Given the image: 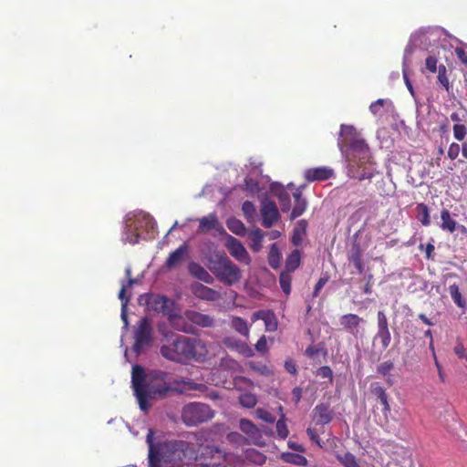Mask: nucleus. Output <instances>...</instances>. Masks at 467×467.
<instances>
[{"instance_id": "nucleus-38", "label": "nucleus", "mask_w": 467, "mask_h": 467, "mask_svg": "<svg viewBox=\"0 0 467 467\" xmlns=\"http://www.w3.org/2000/svg\"><path fill=\"white\" fill-rule=\"evenodd\" d=\"M243 213L249 223H253L256 217V209L254 204L250 201L244 202L242 205Z\"/></svg>"}, {"instance_id": "nucleus-12", "label": "nucleus", "mask_w": 467, "mask_h": 467, "mask_svg": "<svg viewBox=\"0 0 467 467\" xmlns=\"http://www.w3.org/2000/svg\"><path fill=\"white\" fill-rule=\"evenodd\" d=\"M349 146L352 154L349 163L360 162V164H364L369 162L370 151L364 140L354 138L351 140Z\"/></svg>"}, {"instance_id": "nucleus-26", "label": "nucleus", "mask_w": 467, "mask_h": 467, "mask_svg": "<svg viewBox=\"0 0 467 467\" xmlns=\"http://www.w3.org/2000/svg\"><path fill=\"white\" fill-rule=\"evenodd\" d=\"M240 430L254 441L261 438L259 429L250 420L242 419L240 420Z\"/></svg>"}, {"instance_id": "nucleus-3", "label": "nucleus", "mask_w": 467, "mask_h": 467, "mask_svg": "<svg viewBox=\"0 0 467 467\" xmlns=\"http://www.w3.org/2000/svg\"><path fill=\"white\" fill-rule=\"evenodd\" d=\"M206 268L215 278L227 286L239 283L242 279V270L224 253L211 254L206 258Z\"/></svg>"}, {"instance_id": "nucleus-4", "label": "nucleus", "mask_w": 467, "mask_h": 467, "mask_svg": "<svg viewBox=\"0 0 467 467\" xmlns=\"http://www.w3.org/2000/svg\"><path fill=\"white\" fill-rule=\"evenodd\" d=\"M160 352L166 359L178 363H188L200 359L195 341L184 336L178 337L171 345L161 346Z\"/></svg>"}, {"instance_id": "nucleus-46", "label": "nucleus", "mask_w": 467, "mask_h": 467, "mask_svg": "<svg viewBox=\"0 0 467 467\" xmlns=\"http://www.w3.org/2000/svg\"><path fill=\"white\" fill-rule=\"evenodd\" d=\"M246 458L258 465L264 464L266 460V457L256 450H248Z\"/></svg>"}, {"instance_id": "nucleus-27", "label": "nucleus", "mask_w": 467, "mask_h": 467, "mask_svg": "<svg viewBox=\"0 0 467 467\" xmlns=\"http://www.w3.org/2000/svg\"><path fill=\"white\" fill-rule=\"evenodd\" d=\"M306 234V223L305 220H301L297 223L296 226L293 230L291 242L294 245L298 246L302 244L304 237Z\"/></svg>"}, {"instance_id": "nucleus-18", "label": "nucleus", "mask_w": 467, "mask_h": 467, "mask_svg": "<svg viewBox=\"0 0 467 467\" xmlns=\"http://www.w3.org/2000/svg\"><path fill=\"white\" fill-rule=\"evenodd\" d=\"M370 390L371 393L376 396V398L381 403L383 407L382 413L384 414L385 418H387L390 412V405L389 403V396L386 392V389L380 386L379 382H374L370 385Z\"/></svg>"}, {"instance_id": "nucleus-24", "label": "nucleus", "mask_w": 467, "mask_h": 467, "mask_svg": "<svg viewBox=\"0 0 467 467\" xmlns=\"http://www.w3.org/2000/svg\"><path fill=\"white\" fill-rule=\"evenodd\" d=\"M441 223L440 227L442 231L453 233L457 230L458 223L451 218V213L448 209H442L441 211Z\"/></svg>"}, {"instance_id": "nucleus-14", "label": "nucleus", "mask_w": 467, "mask_h": 467, "mask_svg": "<svg viewBox=\"0 0 467 467\" xmlns=\"http://www.w3.org/2000/svg\"><path fill=\"white\" fill-rule=\"evenodd\" d=\"M172 384V391L180 394L190 393L191 391H204V385L196 383L192 379H174Z\"/></svg>"}, {"instance_id": "nucleus-61", "label": "nucleus", "mask_w": 467, "mask_h": 467, "mask_svg": "<svg viewBox=\"0 0 467 467\" xmlns=\"http://www.w3.org/2000/svg\"><path fill=\"white\" fill-rule=\"evenodd\" d=\"M255 349L261 353H265L267 351V343L265 336H262L258 339L257 343L255 344Z\"/></svg>"}, {"instance_id": "nucleus-44", "label": "nucleus", "mask_w": 467, "mask_h": 467, "mask_svg": "<svg viewBox=\"0 0 467 467\" xmlns=\"http://www.w3.org/2000/svg\"><path fill=\"white\" fill-rule=\"evenodd\" d=\"M189 273L200 281H204V268L199 264L192 262L188 266Z\"/></svg>"}, {"instance_id": "nucleus-55", "label": "nucleus", "mask_w": 467, "mask_h": 467, "mask_svg": "<svg viewBox=\"0 0 467 467\" xmlns=\"http://www.w3.org/2000/svg\"><path fill=\"white\" fill-rule=\"evenodd\" d=\"M191 291L200 299H204V285L199 282L191 285Z\"/></svg>"}, {"instance_id": "nucleus-7", "label": "nucleus", "mask_w": 467, "mask_h": 467, "mask_svg": "<svg viewBox=\"0 0 467 467\" xmlns=\"http://www.w3.org/2000/svg\"><path fill=\"white\" fill-rule=\"evenodd\" d=\"M152 343V327L148 317L140 320L134 332L133 350L136 354H140Z\"/></svg>"}, {"instance_id": "nucleus-19", "label": "nucleus", "mask_w": 467, "mask_h": 467, "mask_svg": "<svg viewBox=\"0 0 467 467\" xmlns=\"http://www.w3.org/2000/svg\"><path fill=\"white\" fill-rule=\"evenodd\" d=\"M188 254V245L186 244L179 246L175 251L171 252L168 256L165 265L168 268H173L177 266L187 255Z\"/></svg>"}, {"instance_id": "nucleus-41", "label": "nucleus", "mask_w": 467, "mask_h": 467, "mask_svg": "<svg viewBox=\"0 0 467 467\" xmlns=\"http://www.w3.org/2000/svg\"><path fill=\"white\" fill-rule=\"evenodd\" d=\"M240 404L248 409L254 408L257 403V398L252 393H244L239 397Z\"/></svg>"}, {"instance_id": "nucleus-40", "label": "nucleus", "mask_w": 467, "mask_h": 467, "mask_svg": "<svg viewBox=\"0 0 467 467\" xmlns=\"http://www.w3.org/2000/svg\"><path fill=\"white\" fill-rule=\"evenodd\" d=\"M291 281H292L291 273L286 272V271H283L280 274L279 284H280V286L282 288V291L285 295H289L290 292H291Z\"/></svg>"}, {"instance_id": "nucleus-54", "label": "nucleus", "mask_w": 467, "mask_h": 467, "mask_svg": "<svg viewBox=\"0 0 467 467\" xmlns=\"http://www.w3.org/2000/svg\"><path fill=\"white\" fill-rule=\"evenodd\" d=\"M221 367H223V368H226V369H230V370L235 371V370L239 369L240 365L234 359L227 357V358H224L222 359Z\"/></svg>"}, {"instance_id": "nucleus-37", "label": "nucleus", "mask_w": 467, "mask_h": 467, "mask_svg": "<svg viewBox=\"0 0 467 467\" xmlns=\"http://www.w3.org/2000/svg\"><path fill=\"white\" fill-rule=\"evenodd\" d=\"M146 377L148 379L151 381H158L159 383H171L169 379V373L161 369L150 370L149 373H146Z\"/></svg>"}, {"instance_id": "nucleus-56", "label": "nucleus", "mask_w": 467, "mask_h": 467, "mask_svg": "<svg viewBox=\"0 0 467 467\" xmlns=\"http://www.w3.org/2000/svg\"><path fill=\"white\" fill-rule=\"evenodd\" d=\"M329 275L327 274L323 275L317 283L315 285L313 291V296L317 297L319 295L320 290L324 287V285L328 282Z\"/></svg>"}, {"instance_id": "nucleus-11", "label": "nucleus", "mask_w": 467, "mask_h": 467, "mask_svg": "<svg viewBox=\"0 0 467 467\" xmlns=\"http://www.w3.org/2000/svg\"><path fill=\"white\" fill-rule=\"evenodd\" d=\"M262 225L265 228H271L279 219L280 214L275 202L263 198L261 200Z\"/></svg>"}, {"instance_id": "nucleus-50", "label": "nucleus", "mask_w": 467, "mask_h": 467, "mask_svg": "<svg viewBox=\"0 0 467 467\" xmlns=\"http://www.w3.org/2000/svg\"><path fill=\"white\" fill-rule=\"evenodd\" d=\"M389 329L387 316L384 311L379 310L377 314V330Z\"/></svg>"}, {"instance_id": "nucleus-17", "label": "nucleus", "mask_w": 467, "mask_h": 467, "mask_svg": "<svg viewBox=\"0 0 467 467\" xmlns=\"http://www.w3.org/2000/svg\"><path fill=\"white\" fill-rule=\"evenodd\" d=\"M271 192L278 198L281 210L285 213L290 209V195L284 188L283 185L277 182H273L270 185Z\"/></svg>"}, {"instance_id": "nucleus-62", "label": "nucleus", "mask_w": 467, "mask_h": 467, "mask_svg": "<svg viewBox=\"0 0 467 467\" xmlns=\"http://www.w3.org/2000/svg\"><path fill=\"white\" fill-rule=\"evenodd\" d=\"M221 297V294L206 286V301H215Z\"/></svg>"}, {"instance_id": "nucleus-34", "label": "nucleus", "mask_w": 467, "mask_h": 467, "mask_svg": "<svg viewBox=\"0 0 467 467\" xmlns=\"http://www.w3.org/2000/svg\"><path fill=\"white\" fill-rule=\"evenodd\" d=\"M232 327L237 331L239 334L247 337L249 335V326L242 317H234L231 321Z\"/></svg>"}, {"instance_id": "nucleus-47", "label": "nucleus", "mask_w": 467, "mask_h": 467, "mask_svg": "<svg viewBox=\"0 0 467 467\" xmlns=\"http://www.w3.org/2000/svg\"><path fill=\"white\" fill-rule=\"evenodd\" d=\"M185 316L191 322L202 327L204 326V315L194 310H188L186 311Z\"/></svg>"}, {"instance_id": "nucleus-29", "label": "nucleus", "mask_w": 467, "mask_h": 467, "mask_svg": "<svg viewBox=\"0 0 467 467\" xmlns=\"http://www.w3.org/2000/svg\"><path fill=\"white\" fill-rule=\"evenodd\" d=\"M301 263V253L299 250L296 249L292 251L291 254L285 259V270L286 272L292 273L294 272Z\"/></svg>"}, {"instance_id": "nucleus-45", "label": "nucleus", "mask_w": 467, "mask_h": 467, "mask_svg": "<svg viewBox=\"0 0 467 467\" xmlns=\"http://www.w3.org/2000/svg\"><path fill=\"white\" fill-rule=\"evenodd\" d=\"M275 428H276V431H277L278 436L282 440H285V439L287 438V436L289 434V431H288V429H287V426H286V423H285V415L284 414H282L281 418L276 421Z\"/></svg>"}, {"instance_id": "nucleus-35", "label": "nucleus", "mask_w": 467, "mask_h": 467, "mask_svg": "<svg viewBox=\"0 0 467 467\" xmlns=\"http://www.w3.org/2000/svg\"><path fill=\"white\" fill-rule=\"evenodd\" d=\"M281 254L277 247L276 244H273L270 247L269 254H268V264L269 265L276 269L280 265Z\"/></svg>"}, {"instance_id": "nucleus-64", "label": "nucleus", "mask_w": 467, "mask_h": 467, "mask_svg": "<svg viewBox=\"0 0 467 467\" xmlns=\"http://www.w3.org/2000/svg\"><path fill=\"white\" fill-rule=\"evenodd\" d=\"M454 353L458 356L459 358H464L466 354V349L462 343H458L454 348Z\"/></svg>"}, {"instance_id": "nucleus-51", "label": "nucleus", "mask_w": 467, "mask_h": 467, "mask_svg": "<svg viewBox=\"0 0 467 467\" xmlns=\"http://www.w3.org/2000/svg\"><path fill=\"white\" fill-rule=\"evenodd\" d=\"M248 365L252 370L256 371L260 375H269L270 374V369L265 364L257 363L254 361H250L248 363Z\"/></svg>"}, {"instance_id": "nucleus-16", "label": "nucleus", "mask_w": 467, "mask_h": 467, "mask_svg": "<svg viewBox=\"0 0 467 467\" xmlns=\"http://www.w3.org/2000/svg\"><path fill=\"white\" fill-rule=\"evenodd\" d=\"M304 176L307 182H321L334 176V171L328 167H316L305 171Z\"/></svg>"}, {"instance_id": "nucleus-25", "label": "nucleus", "mask_w": 467, "mask_h": 467, "mask_svg": "<svg viewBox=\"0 0 467 467\" xmlns=\"http://www.w3.org/2000/svg\"><path fill=\"white\" fill-rule=\"evenodd\" d=\"M348 259L352 263L358 274L364 271V265L362 263V252L358 244H354L348 253Z\"/></svg>"}, {"instance_id": "nucleus-43", "label": "nucleus", "mask_w": 467, "mask_h": 467, "mask_svg": "<svg viewBox=\"0 0 467 467\" xmlns=\"http://www.w3.org/2000/svg\"><path fill=\"white\" fill-rule=\"evenodd\" d=\"M244 189L252 195L256 194L261 191L258 182L250 176H247L244 179Z\"/></svg>"}, {"instance_id": "nucleus-57", "label": "nucleus", "mask_w": 467, "mask_h": 467, "mask_svg": "<svg viewBox=\"0 0 467 467\" xmlns=\"http://www.w3.org/2000/svg\"><path fill=\"white\" fill-rule=\"evenodd\" d=\"M461 146L458 143H451L447 151L449 159H451V161L456 160L457 157L459 156Z\"/></svg>"}, {"instance_id": "nucleus-33", "label": "nucleus", "mask_w": 467, "mask_h": 467, "mask_svg": "<svg viewBox=\"0 0 467 467\" xmlns=\"http://www.w3.org/2000/svg\"><path fill=\"white\" fill-rule=\"evenodd\" d=\"M417 219L424 226L431 224L430 210L425 203H418L416 206Z\"/></svg>"}, {"instance_id": "nucleus-2", "label": "nucleus", "mask_w": 467, "mask_h": 467, "mask_svg": "<svg viewBox=\"0 0 467 467\" xmlns=\"http://www.w3.org/2000/svg\"><path fill=\"white\" fill-rule=\"evenodd\" d=\"M131 384L140 409L145 412L150 407V400L165 397L167 393L172 391L171 383H159L148 379L145 369L140 365L132 367Z\"/></svg>"}, {"instance_id": "nucleus-42", "label": "nucleus", "mask_w": 467, "mask_h": 467, "mask_svg": "<svg viewBox=\"0 0 467 467\" xmlns=\"http://www.w3.org/2000/svg\"><path fill=\"white\" fill-rule=\"evenodd\" d=\"M337 459L344 465V467H360L357 462L355 455L347 452L344 455H337Z\"/></svg>"}, {"instance_id": "nucleus-20", "label": "nucleus", "mask_w": 467, "mask_h": 467, "mask_svg": "<svg viewBox=\"0 0 467 467\" xmlns=\"http://www.w3.org/2000/svg\"><path fill=\"white\" fill-rule=\"evenodd\" d=\"M262 319L268 331H275L277 328V321L273 312L257 311L253 315V320Z\"/></svg>"}, {"instance_id": "nucleus-31", "label": "nucleus", "mask_w": 467, "mask_h": 467, "mask_svg": "<svg viewBox=\"0 0 467 467\" xmlns=\"http://www.w3.org/2000/svg\"><path fill=\"white\" fill-rule=\"evenodd\" d=\"M360 162H357L358 165ZM356 163H349L348 174L352 178H357L358 181L370 180L374 176V171L372 169L365 168L362 171H355Z\"/></svg>"}, {"instance_id": "nucleus-8", "label": "nucleus", "mask_w": 467, "mask_h": 467, "mask_svg": "<svg viewBox=\"0 0 467 467\" xmlns=\"http://www.w3.org/2000/svg\"><path fill=\"white\" fill-rule=\"evenodd\" d=\"M221 233L225 237L224 246L226 247L230 255L239 263L249 265L252 262V259L241 241L228 234L223 227H221Z\"/></svg>"}, {"instance_id": "nucleus-13", "label": "nucleus", "mask_w": 467, "mask_h": 467, "mask_svg": "<svg viewBox=\"0 0 467 467\" xmlns=\"http://www.w3.org/2000/svg\"><path fill=\"white\" fill-rule=\"evenodd\" d=\"M340 325L344 329L348 331L354 337H358L359 333L360 324H365L366 321L356 314L343 315L339 319Z\"/></svg>"}, {"instance_id": "nucleus-30", "label": "nucleus", "mask_w": 467, "mask_h": 467, "mask_svg": "<svg viewBox=\"0 0 467 467\" xmlns=\"http://www.w3.org/2000/svg\"><path fill=\"white\" fill-rule=\"evenodd\" d=\"M282 460L285 462L298 465V466H307L308 465V460L298 453H292V452H285L282 454Z\"/></svg>"}, {"instance_id": "nucleus-59", "label": "nucleus", "mask_w": 467, "mask_h": 467, "mask_svg": "<svg viewBox=\"0 0 467 467\" xmlns=\"http://www.w3.org/2000/svg\"><path fill=\"white\" fill-rule=\"evenodd\" d=\"M317 373L323 379H328L330 381L333 379V371L328 366L320 367Z\"/></svg>"}, {"instance_id": "nucleus-28", "label": "nucleus", "mask_w": 467, "mask_h": 467, "mask_svg": "<svg viewBox=\"0 0 467 467\" xmlns=\"http://www.w3.org/2000/svg\"><path fill=\"white\" fill-rule=\"evenodd\" d=\"M377 342L380 343L381 350H385L391 342V334L389 329H381L377 330L375 336L373 337L372 343L376 345Z\"/></svg>"}, {"instance_id": "nucleus-39", "label": "nucleus", "mask_w": 467, "mask_h": 467, "mask_svg": "<svg viewBox=\"0 0 467 467\" xmlns=\"http://www.w3.org/2000/svg\"><path fill=\"white\" fill-rule=\"evenodd\" d=\"M250 235L252 238L251 249L254 252H259L262 248V241L264 238V233L260 229H255V230L252 231Z\"/></svg>"}, {"instance_id": "nucleus-48", "label": "nucleus", "mask_w": 467, "mask_h": 467, "mask_svg": "<svg viewBox=\"0 0 467 467\" xmlns=\"http://www.w3.org/2000/svg\"><path fill=\"white\" fill-rule=\"evenodd\" d=\"M438 81L444 87L447 91H449L450 82L446 75V67L444 65H440L438 67Z\"/></svg>"}, {"instance_id": "nucleus-49", "label": "nucleus", "mask_w": 467, "mask_h": 467, "mask_svg": "<svg viewBox=\"0 0 467 467\" xmlns=\"http://www.w3.org/2000/svg\"><path fill=\"white\" fill-rule=\"evenodd\" d=\"M467 135V128L464 124L456 123L453 126V136L454 138L462 141Z\"/></svg>"}, {"instance_id": "nucleus-22", "label": "nucleus", "mask_w": 467, "mask_h": 467, "mask_svg": "<svg viewBox=\"0 0 467 467\" xmlns=\"http://www.w3.org/2000/svg\"><path fill=\"white\" fill-rule=\"evenodd\" d=\"M394 109L390 99H379L369 106L370 112L375 116H382L384 111H389Z\"/></svg>"}, {"instance_id": "nucleus-1", "label": "nucleus", "mask_w": 467, "mask_h": 467, "mask_svg": "<svg viewBox=\"0 0 467 467\" xmlns=\"http://www.w3.org/2000/svg\"><path fill=\"white\" fill-rule=\"evenodd\" d=\"M154 432L150 430L146 441L149 445V467H161L162 463H175L188 460L187 462H199L193 444L184 441H168L153 442Z\"/></svg>"}, {"instance_id": "nucleus-21", "label": "nucleus", "mask_w": 467, "mask_h": 467, "mask_svg": "<svg viewBox=\"0 0 467 467\" xmlns=\"http://www.w3.org/2000/svg\"><path fill=\"white\" fill-rule=\"evenodd\" d=\"M411 54H412V49L410 48V45L406 46L405 50H404V56H403L402 74H403V78H404L407 88L409 89L410 93L413 97H415V91H414L413 86H412V84L409 78V75H408V67L410 63V57Z\"/></svg>"}, {"instance_id": "nucleus-15", "label": "nucleus", "mask_w": 467, "mask_h": 467, "mask_svg": "<svg viewBox=\"0 0 467 467\" xmlns=\"http://www.w3.org/2000/svg\"><path fill=\"white\" fill-rule=\"evenodd\" d=\"M333 417L334 413L328 404L319 403L313 410V419L317 425L328 424Z\"/></svg>"}, {"instance_id": "nucleus-53", "label": "nucleus", "mask_w": 467, "mask_h": 467, "mask_svg": "<svg viewBox=\"0 0 467 467\" xmlns=\"http://www.w3.org/2000/svg\"><path fill=\"white\" fill-rule=\"evenodd\" d=\"M256 416L265 421V422H268V423H273L275 422V417L274 415H272L269 411H267L266 410H264V409H257L256 410Z\"/></svg>"}, {"instance_id": "nucleus-58", "label": "nucleus", "mask_w": 467, "mask_h": 467, "mask_svg": "<svg viewBox=\"0 0 467 467\" xmlns=\"http://www.w3.org/2000/svg\"><path fill=\"white\" fill-rule=\"evenodd\" d=\"M306 434L309 437V439L315 442L319 448H323V442L321 441L317 431L312 428L306 429Z\"/></svg>"}, {"instance_id": "nucleus-5", "label": "nucleus", "mask_w": 467, "mask_h": 467, "mask_svg": "<svg viewBox=\"0 0 467 467\" xmlns=\"http://www.w3.org/2000/svg\"><path fill=\"white\" fill-rule=\"evenodd\" d=\"M444 35L445 31L440 26L423 27L410 36L407 46L410 45L412 51L415 47L428 50L429 47L436 46L438 41Z\"/></svg>"}, {"instance_id": "nucleus-10", "label": "nucleus", "mask_w": 467, "mask_h": 467, "mask_svg": "<svg viewBox=\"0 0 467 467\" xmlns=\"http://www.w3.org/2000/svg\"><path fill=\"white\" fill-rule=\"evenodd\" d=\"M182 419L189 426H194L204 420V405L192 402L183 407Z\"/></svg>"}, {"instance_id": "nucleus-52", "label": "nucleus", "mask_w": 467, "mask_h": 467, "mask_svg": "<svg viewBox=\"0 0 467 467\" xmlns=\"http://www.w3.org/2000/svg\"><path fill=\"white\" fill-rule=\"evenodd\" d=\"M393 368H394V363L392 361L389 360V361H385V362H382L381 364H379L377 368V371L379 374L385 377L389 374V372L393 369Z\"/></svg>"}, {"instance_id": "nucleus-23", "label": "nucleus", "mask_w": 467, "mask_h": 467, "mask_svg": "<svg viewBox=\"0 0 467 467\" xmlns=\"http://www.w3.org/2000/svg\"><path fill=\"white\" fill-rule=\"evenodd\" d=\"M293 196L295 198V204L291 212V219H296L304 213L306 208V201L302 197V192L299 189L293 192Z\"/></svg>"}, {"instance_id": "nucleus-9", "label": "nucleus", "mask_w": 467, "mask_h": 467, "mask_svg": "<svg viewBox=\"0 0 467 467\" xmlns=\"http://www.w3.org/2000/svg\"><path fill=\"white\" fill-rule=\"evenodd\" d=\"M135 224L136 226L134 229L129 228L126 233L125 242H128L130 244H136L139 243L140 234L138 230L140 228L145 227L148 233L154 231L156 222L149 214H143L140 218L136 219Z\"/></svg>"}, {"instance_id": "nucleus-6", "label": "nucleus", "mask_w": 467, "mask_h": 467, "mask_svg": "<svg viewBox=\"0 0 467 467\" xmlns=\"http://www.w3.org/2000/svg\"><path fill=\"white\" fill-rule=\"evenodd\" d=\"M148 305L154 311L161 312L163 315L168 316L171 325L176 329L184 332H190V329L186 328L185 327L180 326V323L183 322V319L181 317L172 315L171 313V306L172 305V302L168 297L160 295H151L148 299Z\"/></svg>"}, {"instance_id": "nucleus-60", "label": "nucleus", "mask_w": 467, "mask_h": 467, "mask_svg": "<svg viewBox=\"0 0 467 467\" xmlns=\"http://www.w3.org/2000/svg\"><path fill=\"white\" fill-rule=\"evenodd\" d=\"M437 63H438V60L435 57L433 56H429L427 58H426V62H425V65H426V68L431 72V73H435L436 71H438V67H437Z\"/></svg>"}, {"instance_id": "nucleus-36", "label": "nucleus", "mask_w": 467, "mask_h": 467, "mask_svg": "<svg viewBox=\"0 0 467 467\" xmlns=\"http://www.w3.org/2000/svg\"><path fill=\"white\" fill-rule=\"evenodd\" d=\"M449 293L452 301L461 308H466V303L462 296L459 286L456 284H452L449 286Z\"/></svg>"}, {"instance_id": "nucleus-32", "label": "nucleus", "mask_w": 467, "mask_h": 467, "mask_svg": "<svg viewBox=\"0 0 467 467\" xmlns=\"http://www.w3.org/2000/svg\"><path fill=\"white\" fill-rule=\"evenodd\" d=\"M227 228L236 235L244 236L246 234V228L242 221L231 217L226 221Z\"/></svg>"}, {"instance_id": "nucleus-63", "label": "nucleus", "mask_w": 467, "mask_h": 467, "mask_svg": "<svg viewBox=\"0 0 467 467\" xmlns=\"http://www.w3.org/2000/svg\"><path fill=\"white\" fill-rule=\"evenodd\" d=\"M285 368L288 373L292 375H296L297 372L296 363L292 359L285 360Z\"/></svg>"}]
</instances>
